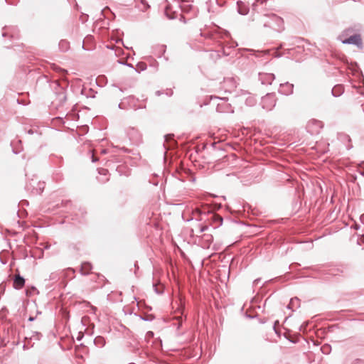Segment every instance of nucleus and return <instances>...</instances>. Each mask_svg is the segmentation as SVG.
Returning a JSON list of instances; mask_svg holds the SVG:
<instances>
[{"mask_svg":"<svg viewBox=\"0 0 364 364\" xmlns=\"http://www.w3.org/2000/svg\"><path fill=\"white\" fill-rule=\"evenodd\" d=\"M268 18L264 22V28H271L280 31L283 29V19L274 14H267Z\"/></svg>","mask_w":364,"mask_h":364,"instance_id":"obj_1","label":"nucleus"},{"mask_svg":"<svg viewBox=\"0 0 364 364\" xmlns=\"http://www.w3.org/2000/svg\"><path fill=\"white\" fill-rule=\"evenodd\" d=\"M277 97L274 93H267L265 96L261 99V106L262 109L270 111L276 105Z\"/></svg>","mask_w":364,"mask_h":364,"instance_id":"obj_2","label":"nucleus"},{"mask_svg":"<svg viewBox=\"0 0 364 364\" xmlns=\"http://www.w3.org/2000/svg\"><path fill=\"white\" fill-rule=\"evenodd\" d=\"M45 188V183L38 181L36 178H32L26 185V189L33 194H41Z\"/></svg>","mask_w":364,"mask_h":364,"instance_id":"obj_3","label":"nucleus"},{"mask_svg":"<svg viewBox=\"0 0 364 364\" xmlns=\"http://www.w3.org/2000/svg\"><path fill=\"white\" fill-rule=\"evenodd\" d=\"M343 44L355 45L358 48H361L363 47V42L360 35L358 33H353L349 36L340 39Z\"/></svg>","mask_w":364,"mask_h":364,"instance_id":"obj_4","label":"nucleus"},{"mask_svg":"<svg viewBox=\"0 0 364 364\" xmlns=\"http://www.w3.org/2000/svg\"><path fill=\"white\" fill-rule=\"evenodd\" d=\"M251 17L252 21L255 23L253 25V27L255 28L264 27V22L267 21V19L268 18L267 14H262L258 12L252 13Z\"/></svg>","mask_w":364,"mask_h":364,"instance_id":"obj_5","label":"nucleus"},{"mask_svg":"<svg viewBox=\"0 0 364 364\" xmlns=\"http://www.w3.org/2000/svg\"><path fill=\"white\" fill-rule=\"evenodd\" d=\"M54 89L55 90L56 100L59 105H62L67 100L65 89L58 82L55 83Z\"/></svg>","mask_w":364,"mask_h":364,"instance_id":"obj_6","label":"nucleus"},{"mask_svg":"<svg viewBox=\"0 0 364 364\" xmlns=\"http://www.w3.org/2000/svg\"><path fill=\"white\" fill-rule=\"evenodd\" d=\"M215 99H218L220 102L217 104L216 106V110L218 112H233V110L232 109L230 104L228 103L227 100L225 97L224 98H219V97H215Z\"/></svg>","mask_w":364,"mask_h":364,"instance_id":"obj_7","label":"nucleus"},{"mask_svg":"<svg viewBox=\"0 0 364 364\" xmlns=\"http://www.w3.org/2000/svg\"><path fill=\"white\" fill-rule=\"evenodd\" d=\"M275 76L272 73H259V80L262 85H271Z\"/></svg>","mask_w":364,"mask_h":364,"instance_id":"obj_8","label":"nucleus"},{"mask_svg":"<svg viewBox=\"0 0 364 364\" xmlns=\"http://www.w3.org/2000/svg\"><path fill=\"white\" fill-rule=\"evenodd\" d=\"M323 127V122L316 119H312L308 123V128L311 134L318 133Z\"/></svg>","mask_w":364,"mask_h":364,"instance_id":"obj_9","label":"nucleus"},{"mask_svg":"<svg viewBox=\"0 0 364 364\" xmlns=\"http://www.w3.org/2000/svg\"><path fill=\"white\" fill-rule=\"evenodd\" d=\"M201 219H200V220ZM208 229V225H203L200 223H199V219L196 218L194 225L193 228H191V232L193 235H198V234H200L203 232H205L206 230Z\"/></svg>","mask_w":364,"mask_h":364,"instance_id":"obj_10","label":"nucleus"},{"mask_svg":"<svg viewBox=\"0 0 364 364\" xmlns=\"http://www.w3.org/2000/svg\"><path fill=\"white\" fill-rule=\"evenodd\" d=\"M294 85L288 82L280 84L279 92L284 95H290L293 93Z\"/></svg>","mask_w":364,"mask_h":364,"instance_id":"obj_11","label":"nucleus"},{"mask_svg":"<svg viewBox=\"0 0 364 364\" xmlns=\"http://www.w3.org/2000/svg\"><path fill=\"white\" fill-rule=\"evenodd\" d=\"M128 136L129 139L134 142V143H139L141 141V136L139 132L134 128L132 127L128 131Z\"/></svg>","mask_w":364,"mask_h":364,"instance_id":"obj_12","label":"nucleus"},{"mask_svg":"<svg viewBox=\"0 0 364 364\" xmlns=\"http://www.w3.org/2000/svg\"><path fill=\"white\" fill-rule=\"evenodd\" d=\"M223 83V88L225 92H231L232 90L236 87V82L232 77L225 78Z\"/></svg>","mask_w":364,"mask_h":364,"instance_id":"obj_13","label":"nucleus"},{"mask_svg":"<svg viewBox=\"0 0 364 364\" xmlns=\"http://www.w3.org/2000/svg\"><path fill=\"white\" fill-rule=\"evenodd\" d=\"M237 11L241 15H246L249 12V7L241 1L237 2Z\"/></svg>","mask_w":364,"mask_h":364,"instance_id":"obj_14","label":"nucleus"},{"mask_svg":"<svg viewBox=\"0 0 364 364\" xmlns=\"http://www.w3.org/2000/svg\"><path fill=\"white\" fill-rule=\"evenodd\" d=\"M24 278L20 275H17L14 279L13 285L15 289H21L24 285Z\"/></svg>","mask_w":364,"mask_h":364,"instance_id":"obj_15","label":"nucleus"},{"mask_svg":"<svg viewBox=\"0 0 364 364\" xmlns=\"http://www.w3.org/2000/svg\"><path fill=\"white\" fill-rule=\"evenodd\" d=\"M344 89L343 87L341 85H337L334 86L331 90V93L334 97H339L343 92Z\"/></svg>","mask_w":364,"mask_h":364,"instance_id":"obj_16","label":"nucleus"},{"mask_svg":"<svg viewBox=\"0 0 364 364\" xmlns=\"http://www.w3.org/2000/svg\"><path fill=\"white\" fill-rule=\"evenodd\" d=\"M92 269V264L89 262H84L81 265L80 272L82 274H87Z\"/></svg>","mask_w":364,"mask_h":364,"instance_id":"obj_17","label":"nucleus"},{"mask_svg":"<svg viewBox=\"0 0 364 364\" xmlns=\"http://www.w3.org/2000/svg\"><path fill=\"white\" fill-rule=\"evenodd\" d=\"M59 48L61 51H66L69 49V43L66 40H61L59 43Z\"/></svg>","mask_w":364,"mask_h":364,"instance_id":"obj_18","label":"nucleus"},{"mask_svg":"<svg viewBox=\"0 0 364 364\" xmlns=\"http://www.w3.org/2000/svg\"><path fill=\"white\" fill-rule=\"evenodd\" d=\"M202 238L203 240L206 242L205 246L207 247H209L210 244L212 242L213 239V236L210 234H203Z\"/></svg>","mask_w":364,"mask_h":364,"instance_id":"obj_19","label":"nucleus"},{"mask_svg":"<svg viewBox=\"0 0 364 364\" xmlns=\"http://www.w3.org/2000/svg\"><path fill=\"white\" fill-rule=\"evenodd\" d=\"M353 32L354 30L352 28H348L341 33V35L339 36V38L341 39L349 36L350 35L354 33Z\"/></svg>","mask_w":364,"mask_h":364,"instance_id":"obj_20","label":"nucleus"},{"mask_svg":"<svg viewBox=\"0 0 364 364\" xmlns=\"http://www.w3.org/2000/svg\"><path fill=\"white\" fill-rule=\"evenodd\" d=\"M213 219L215 223H218V226H220L223 223V218L218 215H212Z\"/></svg>","mask_w":364,"mask_h":364,"instance_id":"obj_21","label":"nucleus"},{"mask_svg":"<svg viewBox=\"0 0 364 364\" xmlns=\"http://www.w3.org/2000/svg\"><path fill=\"white\" fill-rule=\"evenodd\" d=\"M159 288H158L157 284H153V287L154 288L155 292L156 294H162V291H163V286L160 284H159Z\"/></svg>","mask_w":364,"mask_h":364,"instance_id":"obj_22","label":"nucleus"},{"mask_svg":"<svg viewBox=\"0 0 364 364\" xmlns=\"http://www.w3.org/2000/svg\"><path fill=\"white\" fill-rule=\"evenodd\" d=\"M9 34H11V38H17V36H16L15 33H14V32H11V31H6V32H3V33H2V36H3V37H5V36H7V35H9Z\"/></svg>","mask_w":364,"mask_h":364,"instance_id":"obj_23","label":"nucleus"},{"mask_svg":"<svg viewBox=\"0 0 364 364\" xmlns=\"http://www.w3.org/2000/svg\"><path fill=\"white\" fill-rule=\"evenodd\" d=\"M32 291H29V290H26V296H29V294H38V290L36 289V288L35 287H32Z\"/></svg>","mask_w":364,"mask_h":364,"instance_id":"obj_24","label":"nucleus"},{"mask_svg":"<svg viewBox=\"0 0 364 364\" xmlns=\"http://www.w3.org/2000/svg\"><path fill=\"white\" fill-rule=\"evenodd\" d=\"M267 1V0H255V2L253 3V4H252L253 10L254 11L255 10V8L257 6V4H262L265 3Z\"/></svg>","mask_w":364,"mask_h":364,"instance_id":"obj_25","label":"nucleus"},{"mask_svg":"<svg viewBox=\"0 0 364 364\" xmlns=\"http://www.w3.org/2000/svg\"><path fill=\"white\" fill-rule=\"evenodd\" d=\"M98 173L100 174V175H104V176H106L108 173V171L105 168H99L98 169Z\"/></svg>","mask_w":364,"mask_h":364,"instance_id":"obj_26","label":"nucleus"},{"mask_svg":"<svg viewBox=\"0 0 364 364\" xmlns=\"http://www.w3.org/2000/svg\"><path fill=\"white\" fill-rule=\"evenodd\" d=\"M142 4L144 5V7L141 9L143 11L147 9L149 6L148 5V4L145 1V0H141Z\"/></svg>","mask_w":364,"mask_h":364,"instance_id":"obj_27","label":"nucleus"},{"mask_svg":"<svg viewBox=\"0 0 364 364\" xmlns=\"http://www.w3.org/2000/svg\"><path fill=\"white\" fill-rule=\"evenodd\" d=\"M173 135H171V134H167L164 137H165V141H168L169 140L172 139V136Z\"/></svg>","mask_w":364,"mask_h":364,"instance_id":"obj_28","label":"nucleus"},{"mask_svg":"<svg viewBox=\"0 0 364 364\" xmlns=\"http://www.w3.org/2000/svg\"><path fill=\"white\" fill-rule=\"evenodd\" d=\"M118 107H119V109H125L124 102H121L119 104Z\"/></svg>","mask_w":364,"mask_h":364,"instance_id":"obj_29","label":"nucleus"},{"mask_svg":"<svg viewBox=\"0 0 364 364\" xmlns=\"http://www.w3.org/2000/svg\"><path fill=\"white\" fill-rule=\"evenodd\" d=\"M139 66V68L141 70H144L146 68V66L145 64L142 63L141 65H138Z\"/></svg>","mask_w":364,"mask_h":364,"instance_id":"obj_30","label":"nucleus"},{"mask_svg":"<svg viewBox=\"0 0 364 364\" xmlns=\"http://www.w3.org/2000/svg\"><path fill=\"white\" fill-rule=\"evenodd\" d=\"M200 214L201 212L199 210H196L195 212L193 213V217H196V215H200Z\"/></svg>","mask_w":364,"mask_h":364,"instance_id":"obj_31","label":"nucleus"},{"mask_svg":"<svg viewBox=\"0 0 364 364\" xmlns=\"http://www.w3.org/2000/svg\"><path fill=\"white\" fill-rule=\"evenodd\" d=\"M120 63L123 64V65H126L128 67H130V68H133V65L130 63H122L121 61H119Z\"/></svg>","mask_w":364,"mask_h":364,"instance_id":"obj_32","label":"nucleus"},{"mask_svg":"<svg viewBox=\"0 0 364 364\" xmlns=\"http://www.w3.org/2000/svg\"><path fill=\"white\" fill-rule=\"evenodd\" d=\"M260 282V279H256L254 281V285H257Z\"/></svg>","mask_w":364,"mask_h":364,"instance_id":"obj_33","label":"nucleus"},{"mask_svg":"<svg viewBox=\"0 0 364 364\" xmlns=\"http://www.w3.org/2000/svg\"><path fill=\"white\" fill-rule=\"evenodd\" d=\"M99 181L101 182V183H105L106 181H109V178H106L105 179H99Z\"/></svg>","mask_w":364,"mask_h":364,"instance_id":"obj_34","label":"nucleus"},{"mask_svg":"<svg viewBox=\"0 0 364 364\" xmlns=\"http://www.w3.org/2000/svg\"><path fill=\"white\" fill-rule=\"evenodd\" d=\"M97 161V159L92 154V161L95 162Z\"/></svg>","mask_w":364,"mask_h":364,"instance_id":"obj_35","label":"nucleus"},{"mask_svg":"<svg viewBox=\"0 0 364 364\" xmlns=\"http://www.w3.org/2000/svg\"><path fill=\"white\" fill-rule=\"evenodd\" d=\"M247 104L249 105H252L253 103H252L251 100H247Z\"/></svg>","mask_w":364,"mask_h":364,"instance_id":"obj_36","label":"nucleus"},{"mask_svg":"<svg viewBox=\"0 0 364 364\" xmlns=\"http://www.w3.org/2000/svg\"><path fill=\"white\" fill-rule=\"evenodd\" d=\"M28 134H33V131L32 129H30L28 132Z\"/></svg>","mask_w":364,"mask_h":364,"instance_id":"obj_37","label":"nucleus"},{"mask_svg":"<svg viewBox=\"0 0 364 364\" xmlns=\"http://www.w3.org/2000/svg\"><path fill=\"white\" fill-rule=\"evenodd\" d=\"M179 301H180V304H182L183 303V301L181 298H180Z\"/></svg>","mask_w":364,"mask_h":364,"instance_id":"obj_38","label":"nucleus"},{"mask_svg":"<svg viewBox=\"0 0 364 364\" xmlns=\"http://www.w3.org/2000/svg\"><path fill=\"white\" fill-rule=\"evenodd\" d=\"M187 221H193V218H191V219H188Z\"/></svg>","mask_w":364,"mask_h":364,"instance_id":"obj_39","label":"nucleus"},{"mask_svg":"<svg viewBox=\"0 0 364 364\" xmlns=\"http://www.w3.org/2000/svg\"><path fill=\"white\" fill-rule=\"evenodd\" d=\"M118 91H119V92H123V91H122V89H120V88L118 90Z\"/></svg>","mask_w":364,"mask_h":364,"instance_id":"obj_40","label":"nucleus"},{"mask_svg":"<svg viewBox=\"0 0 364 364\" xmlns=\"http://www.w3.org/2000/svg\"><path fill=\"white\" fill-rule=\"evenodd\" d=\"M69 272H70L72 274H74V272L72 269L69 270Z\"/></svg>","mask_w":364,"mask_h":364,"instance_id":"obj_41","label":"nucleus"},{"mask_svg":"<svg viewBox=\"0 0 364 364\" xmlns=\"http://www.w3.org/2000/svg\"><path fill=\"white\" fill-rule=\"evenodd\" d=\"M5 1L9 3V0H5Z\"/></svg>","mask_w":364,"mask_h":364,"instance_id":"obj_42","label":"nucleus"}]
</instances>
